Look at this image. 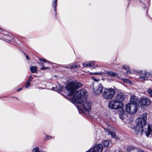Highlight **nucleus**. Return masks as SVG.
Masks as SVG:
<instances>
[{"label":"nucleus","instance_id":"f257e3e1","mask_svg":"<svg viewBox=\"0 0 152 152\" xmlns=\"http://www.w3.org/2000/svg\"><path fill=\"white\" fill-rule=\"evenodd\" d=\"M82 85L81 83L77 82H72L69 83L66 87L68 91V96L72 103L79 104L80 109L88 112L91 110V102L86 101L88 96L87 91L84 89L76 90Z\"/></svg>","mask_w":152,"mask_h":152},{"label":"nucleus","instance_id":"f03ea898","mask_svg":"<svg viewBox=\"0 0 152 152\" xmlns=\"http://www.w3.org/2000/svg\"><path fill=\"white\" fill-rule=\"evenodd\" d=\"M124 104L121 101H119L116 99L111 100L108 104L109 107L111 109H122Z\"/></svg>","mask_w":152,"mask_h":152},{"label":"nucleus","instance_id":"7ed1b4c3","mask_svg":"<svg viewBox=\"0 0 152 152\" xmlns=\"http://www.w3.org/2000/svg\"><path fill=\"white\" fill-rule=\"evenodd\" d=\"M115 93V90L112 88L105 89L102 95L106 99H110L113 97Z\"/></svg>","mask_w":152,"mask_h":152},{"label":"nucleus","instance_id":"20e7f679","mask_svg":"<svg viewBox=\"0 0 152 152\" xmlns=\"http://www.w3.org/2000/svg\"><path fill=\"white\" fill-rule=\"evenodd\" d=\"M137 106L133 103H129L126 105V110L127 113L130 114H134L137 111Z\"/></svg>","mask_w":152,"mask_h":152},{"label":"nucleus","instance_id":"39448f33","mask_svg":"<svg viewBox=\"0 0 152 152\" xmlns=\"http://www.w3.org/2000/svg\"><path fill=\"white\" fill-rule=\"evenodd\" d=\"M146 114L144 113L142 116L138 118L136 121L137 125L143 128L146 123Z\"/></svg>","mask_w":152,"mask_h":152},{"label":"nucleus","instance_id":"423d86ee","mask_svg":"<svg viewBox=\"0 0 152 152\" xmlns=\"http://www.w3.org/2000/svg\"><path fill=\"white\" fill-rule=\"evenodd\" d=\"M103 146L101 144H96L93 148H91L86 152H102Z\"/></svg>","mask_w":152,"mask_h":152},{"label":"nucleus","instance_id":"0eeeda50","mask_svg":"<svg viewBox=\"0 0 152 152\" xmlns=\"http://www.w3.org/2000/svg\"><path fill=\"white\" fill-rule=\"evenodd\" d=\"M103 86L100 83H98L94 86V91L97 94H101L103 91Z\"/></svg>","mask_w":152,"mask_h":152},{"label":"nucleus","instance_id":"6e6552de","mask_svg":"<svg viewBox=\"0 0 152 152\" xmlns=\"http://www.w3.org/2000/svg\"><path fill=\"white\" fill-rule=\"evenodd\" d=\"M91 75H107L108 77H113L116 76L117 74L116 73L114 72L111 71H108L106 72L105 73L103 72H95L92 73L90 74Z\"/></svg>","mask_w":152,"mask_h":152},{"label":"nucleus","instance_id":"1a4fd4ad","mask_svg":"<svg viewBox=\"0 0 152 152\" xmlns=\"http://www.w3.org/2000/svg\"><path fill=\"white\" fill-rule=\"evenodd\" d=\"M150 100L147 98H142L139 101V106H147L150 104Z\"/></svg>","mask_w":152,"mask_h":152},{"label":"nucleus","instance_id":"9d476101","mask_svg":"<svg viewBox=\"0 0 152 152\" xmlns=\"http://www.w3.org/2000/svg\"><path fill=\"white\" fill-rule=\"evenodd\" d=\"M140 72L141 74V76L140 78L142 81L147 80V78L149 77L151 75L150 72L145 71L143 72L140 71Z\"/></svg>","mask_w":152,"mask_h":152},{"label":"nucleus","instance_id":"9b49d317","mask_svg":"<svg viewBox=\"0 0 152 152\" xmlns=\"http://www.w3.org/2000/svg\"><path fill=\"white\" fill-rule=\"evenodd\" d=\"M115 99L121 102L124 101L126 98V96L121 92H119L118 94L115 96Z\"/></svg>","mask_w":152,"mask_h":152},{"label":"nucleus","instance_id":"f8f14e48","mask_svg":"<svg viewBox=\"0 0 152 152\" xmlns=\"http://www.w3.org/2000/svg\"><path fill=\"white\" fill-rule=\"evenodd\" d=\"M131 101L132 103L135 104L137 106L139 105V101L137 97L134 95H132L131 97Z\"/></svg>","mask_w":152,"mask_h":152},{"label":"nucleus","instance_id":"ddd939ff","mask_svg":"<svg viewBox=\"0 0 152 152\" xmlns=\"http://www.w3.org/2000/svg\"><path fill=\"white\" fill-rule=\"evenodd\" d=\"M133 129L134 131L135 132V133L136 134H138L139 132H140L141 134H142L143 132V129L142 127H141L140 126H139L138 125H137L135 126H134Z\"/></svg>","mask_w":152,"mask_h":152},{"label":"nucleus","instance_id":"4468645a","mask_svg":"<svg viewBox=\"0 0 152 152\" xmlns=\"http://www.w3.org/2000/svg\"><path fill=\"white\" fill-rule=\"evenodd\" d=\"M118 114L119 118L122 120H124L127 117L125 112L123 110L118 112Z\"/></svg>","mask_w":152,"mask_h":152},{"label":"nucleus","instance_id":"2eb2a0df","mask_svg":"<svg viewBox=\"0 0 152 152\" xmlns=\"http://www.w3.org/2000/svg\"><path fill=\"white\" fill-rule=\"evenodd\" d=\"M146 136L148 137L150 134L152 135V125H148L147 128V130L145 132Z\"/></svg>","mask_w":152,"mask_h":152},{"label":"nucleus","instance_id":"dca6fc26","mask_svg":"<svg viewBox=\"0 0 152 152\" xmlns=\"http://www.w3.org/2000/svg\"><path fill=\"white\" fill-rule=\"evenodd\" d=\"M94 61L87 62L83 64V65L85 67H93L94 66Z\"/></svg>","mask_w":152,"mask_h":152},{"label":"nucleus","instance_id":"f3484780","mask_svg":"<svg viewBox=\"0 0 152 152\" xmlns=\"http://www.w3.org/2000/svg\"><path fill=\"white\" fill-rule=\"evenodd\" d=\"M104 130H105V132L108 131V134L111 135L113 137H115L116 134L114 132L112 131H111L109 130V129H108V130H107V129H106L105 128L104 129Z\"/></svg>","mask_w":152,"mask_h":152},{"label":"nucleus","instance_id":"a211bd4d","mask_svg":"<svg viewBox=\"0 0 152 152\" xmlns=\"http://www.w3.org/2000/svg\"><path fill=\"white\" fill-rule=\"evenodd\" d=\"M109 141L107 140H104L102 142V146L103 145L104 147H108L109 145Z\"/></svg>","mask_w":152,"mask_h":152},{"label":"nucleus","instance_id":"6ab92c4d","mask_svg":"<svg viewBox=\"0 0 152 152\" xmlns=\"http://www.w3.org/2000/svg\"><path fill=\"white\" fill-rule=\"evenodd\" d=\"M30 70L33 73L36 72L37 70V68L36 66H32L30 68Z\"/></svg>","mask_w":152,"mask_h":152},{"label":"nucleus","instance_id":"aec40b11","mask_svg":"<svg viewBox=\"0 0 152 152\" xmlns=\"http://www.w3.org/2000/svg\"><path fill=\"white\" fill-rule=\"evenodd\" d=\"M122 67L125 69L127 70V73H130V68L129 66L126 65H124Z\"/></svg>","mask_w":152,"mask_h":152},{"label":"nucleus","instance_id":"412c9836","mask_svg":"<svg viewBox=\"0 0 152 152\" xmlns=\"http://www.w3.org/2000/svg\"><path fill=\"white\" fill-rule=\"evenodd\" d=\"M78 65H71L68 66H65V67L66 68H74L75 69L77 67Z\"/></svg>","mask_w":152,"mask_h":152},{"label":"nucleus","instance_id":"4be33fe9","mask_svg":"<svg viewBox=\"0 0 152 152\" xmlns=\"http://www.w3.org/2000/svg\"><path fill=\"white\" fill-rule=\"evenodd\" d=\"M32 152H40L39 147H36L34 148L32 150Z\"/></svg>","mask_w":152,"mask_h":152},{"label":"nucleus","instance_id":"5701e85b","mask_svg":"<svg viewBox=\"0 0 152 152\" xmlns=\"http://www.w3.org/2000/svg\"><path fill=\"white\" fill-rule=\"evenodd\" d=\"M134 149V147L130 146L128 147L127 149V150L128 152H129L130 151L133 150Z\"/></svg>","mask_w":152,"mask_h":152},{"label":"nucleus","instance_id":"b1692460","mask_svg":"<svg viewBox=\"0 0 152 152\" xmlns=\"http://www.w3.org/2000/svg\"><path fill=\"white\" fill-rule=\"evenodd\" d=\"M31 85V83L30 82L28 81H27L26 85L25 86V87L26 88H28Z\"/></svg>","mask_w":152,"mask_h":152},{"label":"nucleus","instance_id":"393cba45","mask_svg":"<svg viewBox=\"0 0 152 152\" xmlns=\"http://www.w3.org/2000/svg\"><path fill=\"white\" fill-rule=\"evenodd\" d=\"M57 2V0H54V2L53 3V5L54 7H55L56 9V4Z\"/></svg>","mask_w":152,"mask_h":152},{"label":"nucleus","instance_id":"a878e982","mask_svg":"<svg viewBox=\"0 0 152 152\" xmlns=\"http://www.w3.org/2000/svg\"><path fill=\"white\" fill-rule=\"evenodd\" d=\"M123 80L124 82L125 83H130V81L127 79H123Z\"/></svg>","mask_w":152,"mask_h":152},{"label":"nucleus","instance_id":"bb28decb","mask_svg":"<svg viewBox=\"0 0 152 152\" xmlns=\"http://www.w3.org/2000/svg\"><path fill=\"white\" fill-rule=\"evenodd\" d=\"M148 93L150 94H151V96H152V89L150 88H149L148 89Z\"/></svg>","mask_w":152,"mask_h":152},{"label":"nucleus","instance_id":"cd10ccee","mask_svg":"<svg viewBox=\"0 0 152 152\" xmlns=\"http://www.w3.org/2000/svg\"><path fill=\"white\" fill-rule=\"evenodd\" d=\"M51 138V136H49V135H46L45 137V139L46 140L50 139Z\"/></svg>","mask_w":152,"mask_h":152},{"label":"nucleus","instance_id":"c85d7f7f","mask_svg":"<svg viewBox=\"0 0 152 152\" xmlns=\"http://www.w3.org/2000/svg\"><path fill=\"white\" fill-rule=\"evenodd\" d=\"M33 78L32 76H30L29 77L28 80L27 81H28L30 82V81H32L33 80Z\"/></svg>","mask_w":152,"mask_h":152},{"label":"nucleus","instance_id":"c756f323","mask_svg":"<svg viewBox=\"0 0 152 152\" xmlns=\"http://www.w3.org/2000/svg\"><path fill=\"white\" fill-rule=\"evenodd\" d=\"M49 68V67H45L44 66H42V67L41 68V70H46L47 69Z\"/></svg>","mask_w":152,"mask_h":152},{"label":"nucleus","instance_id":"7c9ffc66","mask_svg":"<svg viewBox=\"0 0 152 152\" xmlns=\"http://www.w3.org/2000/svg\"><path fill=\"white\" fill-rule=\"evenodd\" d=\"M39 59L40 60L42 61H43V62H47V60L45 59H42L41 58H39Z\"/></svg>","mask_w":152,"mask_h":152},{"label":"nucleus","instance_id":"2f4dec72","mask_svg":"<svg viewBox=\"0 0 152 152\" xmlns=\"http://www.w3.org/2000/svg\"><path fill=\"white\" fill-rule=\"evenodd\" d=\"M92 79L96 81H98L99 80H97L96 78L94 77H92Z\"/></svg>","mask_w":152,"mask_h":152},{"label":"nucleus","instance_id":"473e14b6","mask_svg":"<svg viewBox=\"0 0 152 152\" xmlns=\"http://www.w3.org/2000/svg\"><path fill=\"white\" fill-rule=\"evenodd\" d=\"M62 88H63V86H62L60 85L58 89L59 90H60L62 89Z\"/></svg>","mask_w":152,"mask_h":152},{"label":"nucleus","instance_id":"72a5a7b5","mask_svg":"<svg viewBox=\"0 0 152 152\" xmlns=\"http://www.w3.org/2000/svg\"><path fill=\"white\" fill-rule=\"evenodd\" d=\"M138 152H145L144 151L141 149H139L138 151Z\"/></svg>","mask_w":152,"mask_h":152},{"label":"nucleus","instance_id":"f704fd0d","mask_svg":"<svg viewBox=\"0 0 152 152\" xmlns=\"http://www.w3.org/2000/svg\"><path fill=\"white\" fill-rule=\"evenodd\" d=\"M22 88H19V89H17V91L18 92L19 91L22 90Z\"/></svg>","mask_w":152,"mask_h":152},{"label":"nucleus","instance_id":"c9c22d12","mask_svg":"<svg viewBox=\"0 0 152 152\" xmlns=\"http://www.w3.org/2000/svg\"><path fill=\"white\" fill-rule=\"evenodd\" d=\"M26 57L27 60H29V57L27 55H26Z\"/></svg>","mask_w":152,"mask_h":152},{"label":"nucleus","instance_id":"e433bc0d","mask_svg":"<svg viewBox=\"0 0 152 152\" xmlns=\"http://www.w3.org/2000/svg\"><path fill=\"white\" fill-rule=\"evenodd\" d=\"M40 64H41L42 66H43V64L42 63H40Z\"/></svg>","mask_w":152,"mask_h":152},{"label":"nucleus","instance_id":"4c0bfd02","mask_svg":"<svg viewBox=\"0 0 152 152\" xmlns=\"http://www.w3.org/2000/svg\"><path fill=\"white\" fill-rule=\"evenodd\" d=\"M104 152H110L108 151H107V150H106V151H105Z\"/></svg>","mask_w":152,"mask_h":152},{"label":"nucleus","instance_id":"58836bf2","mask_svg":"<svg viewBox=\"0 0 152 152\" xmlns=\"http://www.w3.org/2000/svg\"><path fill=\"white\" fill-rule=\"evenodd\" d=\"M46 152L45 151H42V152Z\"/></svg>","mask_w":152,"mask_h":152}]
</instances>
